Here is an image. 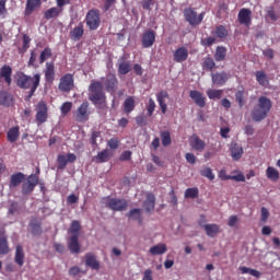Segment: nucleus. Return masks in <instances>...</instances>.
I'll return each mask as SVG.
<instances>
[{"mask_svg": "<svg viewBox=\"0 0 280 280\" xmlns=\"http://www.w3.org/2000/svg\"><path fill=\"white\" fill-rule=\"evenodd\" d=\"M104 89L110 95H115V93H117V89H119V80L117 79L116 74L108 73L105 78H102V82H91L89 86V100L95 106H102V104H106V93H104Z\"/></svg>", "mask_w": 280, "mask_h": 280, "instance_id": "obj_1", "label": "nucleus"}, {"mask_svg": "<svg viewBox=\"0 0 280 280\" xmlns=\"http://www.w3.org/2000/svg\"><path fill=\"white\" fill-rule=\"evenodd\" d=\"M16 86H19V89L28 91L25 100L26 102H30L32 97H34V93H36L38 86H40V74L36 73L32 77L21 72L16 78Z\"/></svg>", "mask_w": 280, "mask_h": 280, "instance_id": "obj_2", "label": "nucleus"}, {"mask_svg": "<svg viewBox=\"0 0 280 280\" xmlns=\"http://www.w3.org/2000/svg\"><path fill=\"white\" fill-rule=\"evenodd\" d=\"M270 110H272V101L268 96H260L252 110V119L254 121H264Z\"/></svg>", "mask_w": 280, "mask_h": 280, "instance_id": "obj_3", "label": "nucleus"}, {"mask_svg": "<svg viewBox=\"0 0 280 280\" xmlns=\"http://www.w3.org/2000/svg\"><path fill=\"white\" fill-rule=\"evenodd\" d=\"M101 202L112 211H126V209H128V201L121 198H114V197L107 196V197H103Z\"/></svg>", "mask_w": 280, "mask_h": 280, "instance_id": "obj_4", "label": "nucleus"}, {"mask_svg": "<svg viewBox=\"0 0 280 280\" xmlns=\"http://www.w3.org/2000/svg\"><path fill=\"white\" fill-rule=\"evenodd\" d=\"M184 16L189 25H200L202 23V20L205 19V12L198 15L196 10H194L192 8H187L184 10Z\"/></svg>", "mask_w": 280, "mask_h": 280, "instance_id": "obj_5", "label": "nucleus"}, {"mask_svg": "<svg viewBox=\"0 0 280 280\" xmlns=\"http://www.w3.org/2000/svg\"><path fill=\"white\" fill-rule=\"evenodd\" d=\"M85 23H86L89 30H97V27H100V23H101L100 11L90 10L85 16Z\"/></svg>", "mask_w": 280, "mask_h": 280, "instance_id": "obj_6", "label": "nucleus"}, {"mask_svg": "<svg viewBox=\"0 0 280 280\" xmlns=\"http://www.w3.org/2000/svg\"><path fill=\"white\" fill-rule=\"evenodd\" d=\"M38 185V176L36 174L30 175L26 180L22 184V194L24 196H30L32 191L36 188Z\"/></svg>", "mask_w": 280, "mask_h": 280, "instance_id": "obj_7", "label": "nucleus"}, {"mask_svg": "<svg viewBox=\"0 0 280 280\" xmlns=\"http://www.w3.org/2000/svg\"><path fill=\"white\" fill-rule=\"evenodd\" d=\"M73 82H74L73 74L71 73L65 74L59 81V85H58L59 91H61V93H69L70 91H72L74 86Z\"/></svg>", "mask_w": 280, "mask_h": 280, "instance_id": "obj_8", "label": "nucleus"}, {"mask_svg": "<svg viewBox=\"0 0 280 280\" xmlns=\"http://www.w3.org/2000/svg\"><path fill=\"white\" fill-rule=\"evenodd\" d=\"M253 11L250 9L243 8L238 12V23L245 25V27H250L253 24Z\"/></svg>", "mask_w": 280, "mask_h": 280, "instance_id": "obj_9", "label": "nucleus"}, {"mask_svg": "<svg viewBox=\"0 0 280 280\" xmlns=\"http://www.w3.org/2000/svg\"><path fill=\"white\" fill-rule=\"evenodd\" d=\"M36 121H38V124H45V121H47V117H48V108H47V103H45L44 101H40L37 106H36Z\"/></svg>", "mask_w": 280, "mask_h": 280, "instance_id": "obj_10", "label": "nucleus"}, {"mask_svg": "<svg viewBox=\"0 0 280 280\" xmlns=\"http://www.w3.org/2000/svg\"><path fill=\"white\" fill-rule=\"evenodd\" d=\"M189 97H191L196 106H198L199 108H205L207 106V97H205V94H202V92L198 90H190Z\"/></svg>", "mask_w": 280, "mask_h": 280, "instance_id": "obj_11", "label": "nucleus"}, {"mask_svg": "<svg viewBox=\"0 0 280 280\" xmlns=\"http://www.w3.org/2000/svg\"><path fill=\"white\" fill-rule=\"evenodd\" d=\"M68 249L72 255H80L81 246H80V235L74 234L68 238Z\"/></svg>", "mask_w": 280, "mask_h": 280, "instance_id": "obj_12", "label": "nucleus"}, {"mask_svg": "<svg viewBox=\"0 0 280 280\" xmlns=\"http://www.w3.org/2000/svg\"><path fill=\"white\" fill-rule=\"evenodd\" d=\"M77 121L89 120V102H83L75 112Z\"/></svg>", "mask_w": 280, "mask_h": 280, "instance_id": "obj_13", "label": "nucleus"}, {"mask_svg": "<svg viewBox=\"0 0 280 280\" xmlns=\"http://www.w3.org/2000/svg\"><path fill=\"white\" fill-rule=\"evenodd\" d=\"M155 42L156 34L154 33V31L149 30L142 34V47H144V49H149V47H152Z\"/></svg>", "mask_w": 280, "mask_h": 280, "instance_id": "obj_14", "label": "nucleus"}, {"mask_svg": "<svg viewBox=\"0 0 280 280\" xmlns=\"http://www.w3.org/2000/svg\"><path fill=\"white\" fill-rule=\"evenodd\" d=\"M45 80L48 84H52L56 80V66L54 61L46 62V69L44 71Z\"/></svg>", "mask_w": 280, "mask_h": 280, "instance_id": "obj_15", "label": "nucleus"}, {"mask_svg": "<svg viewBox=\"0 0 280 280\" xmlns=\"http://www.w3.org/2000/svg\"><path fill=\"white\" fill-rule=\"evenodd\" d=\"M156 100L162 114L165 115L167 113V103L165 102V100H170V94L167 93V91L162 90L156 94Z\"/></svg>", "mask_w": 280, "mask_h": 280, "instance_id": "obj_16", "label": "nucleus"}, {"mask_svg": "<svg viewBox=\"0 0 280 280\" xmlns=\"http://www.w3.org/2000/svg\"><path fill=\"white\" fill-rule=\"evenodd\" d=\"M189 143L191 149L196 150V152H203L205 148H207V143L196 135L190 137Z\"/></svg>", "mask_w": 280, "mask_h": 280, "instance_id": "obj_17", "label": "nucleus"}, {"mask_svg": "<svg viewBox=\"0 0 280 280\" xmlns=\"http://www.w3.org/2000/svg\"><path fill=\"white\" fill-rule=\"evenodd\" d=\"M213 84H217V86H222L223 84H226L229 82V78H231V74L226 73L225 71L217 72L211 74Z\"/></svg>", "mask_w": 280, "mask_h": 280, "instance_id": "obj_18", "label": "nucleus"}, {"mask_svg": "<svg viewBox=\"0 0 280 280\" xmlns=\"http://www.w3.org/2000/svg\"><path fill=\"white\" fill-rule=\"evenodd\" d=\"M189 58V50L185 48V46H182L177 48L173 54V60L174 62H185Z\"/></svg>", "mask_w": 280, "mask_h": 280, "instance_id": "obj_19", "label": "nucleus"}, {"mask_svg": "<svg viewBox=\"0 0 280 280\" xmlns=\"http://www.w3.org/2000/svg\"><path fill=\"white\" fill-rule=\"evenodd\" d=\"M42 3L43 2L40 0H27L24 10V16H32V14H34V12L40 8Z\"/></svg>", "mask_w": 280, "mask_h": 280, "instance_id": "obj_20", "label": "nucleus"}, {"mask_svg": "<svg viewBox=\"0 0 280 280\" xmlns=\"http://www.w3.org/2000/svg\"><path fill=\"white\" fill-rule=\"evenodd\" d=\"M85 266L92 268V270H100V262L97 256L93 253L85 254Z\"/></svg>", "mask_w": 280, "mask_h": 280, "instance_id": "obj_21", "label": "nucleus"}, {"mask_svg": "<svg viewBox=\"0 0 280 280\" xmlns=\"http://www.w3.org/2000/svg\"><path fill=\"white\" fill-rule=\"evenodd\" d=\"M1 78H3L8 86H10V84H12V67L4 65L0 69V80Z\"/></svg>", "mask_w": 280, "mask_h": 280, "instance_id": "obj_22", "label": "nucleus"}, {"mask_svg": "<svg viewBox=\"0 0 280 280\" xmlns=\"http://www.w3.org/2000/svg\"><path fill=\"white\" fill-rule=\"evenodd\" d=\"M84 36V24L80 22L77 27L70 31L71 40H80Z\"/></svg>", "mask_w": 280, "mask_h": 280, "instance_id": "obj_23", "label": "nucleus"}, {"mask_svg": "<svg viewBox=\"0 0 280 280\" xmlns=\"http://www.w3.org/2000/svg\"><path fill=\"white\" fill-rule=\"evenodd\" d=\"M23 180H25V174H23V173H15V174L11 175V177H10L9 187L11 189H14V187H19V185L21 183H23Z\"/></svg>", "mask_w": 280, "mask_h": 280, "instance_id": "obj_24", "label": "nucleus"}, {"mask_svg": "<svg viewBox=\"0 0 280 280\" xmlns=\"http://www.w3.org/2000/svg\"><path fill=\"white\" fill-rule=\"evenodd\" d=\"M21 136V131L19 126L12 127L7 132V139L9 143H15V141H19V137Z\"/></svg>", "mask_w": 280, "mask_h": 280, "instance_id": "obj_25", "label": "nucleus"}, {"mask_svg": "<svg viewBox=\"0 0 280 280\" xmlns=\"http://www.w3.org/2000/svg\"><path fill=\"white\" fill-rule=\"evenodd\" d=\"M132 71V65H130V61H126V59H122L118 62V73L119 75H128Z\"/></svg>", "mask_w": 280, "mask_h": 280, "instance_id": "obj_26", "label": "nucleus"}, {"mask_svg": "<svg viewBox=\"0 0 280 280\" xmlns=\"http://www.w3.org/2000/svg\"><path fill=\"white\" fill-rule=\"evenodd\" d=\"M203 229L208 237H215L220 233V225L215 223L205 224Z\"/></svg>", "mask_w": 280, "mask_h": 280, "instance_id": "obj_27", "label": "nucleus"}, {"mask_svg": "<svg viewBox=\"0 0 280 280\" xmlns=\"http://www.w3.org/2000/svg\"><path fill=\"white\" fill-rule=\"evenodd\" d=\"M31 226V233L32 235H42L43 234V228L40 221L36 218H32L30 222Z\"/></svg>", "mask_w": 280, "mask_h": 280, "instance_id": "obj_28", "label": "nucleus"}, {"mask_svg": "<svg viewBox=\"0 0 280 280\" xmlns=\"http://www.w3.org/2000/svg\"><path fill=\"white\" fill-rule=\"evenodd\" d=\"M14 261L20 267L23 266V264H25V252L23 250V245L16 246Z\"/></svg>", "mask_w": 280, "mask_h": 280, "instance_id": "obj_29", "label": "nucleus"}, {"mask_svg": "<svg viewBox=\"0 0 280 280\" xmlns=\"http://www.w3.org/2000/svg\"><path fill=\"white\" fill-rule=\"evenodd\" d=\"M0 104L1 106H12L14 104V98L12 97V94L0 91Z\"/></svg>", "mask_w": 280, "mask_h": 280, "instance_id": "obj_30", "label": "nucleus"}, {"mask_svg": "<svg viewBox=\"0 0 280 280\" xmlns=\"http://www.w3.org/2000/svg\"><path fill=\"white\" fill-rule=\"evenodd\" d=\"M155 203H156V198L154 197V195L153 194H148L147 199L143 203V207H144L145 211L148 213H150V211H154Z\"/></svg>", "mask_w": 280, "mask_h": 280, "instance_id": "obj_31", "label": "nucleus"}, {"mask_svg": "<svg viewBox=\"0 0 280 280\" xmlns=\"http://www.w3.org/2000/svg\"><path fill=\"white\" fill-rule=\"evenodd\" d=\"M141 209L135 208L127 213V218H129L130 220H136L137 222H139V224H143V217L141 215Z\"/></svg>", "mask_w": 280, "mask_h": 280, "instance_id": "obj_32", "label": "nucleus"}, {"mask_svg": "<svg viewBox=\"0 0 280 280\" xmlns=\"http://www.w3.org/2000/svg\"><path fill=\"white\" fill-rule=\"evenodd\" d=\"M110 160V151L108 149H104L98 152L97 155L94 156L95 163H107Z\"/></svg>", "mask_w": 280, "mask_h": 280, "instance_id": "obj_33", "label": "nucleus"}, {"mask_svg": "<svg viewBox=\"0 0 280 280\" xmlns=\"http://www.w3.org/2000/svg\"><path fill=\"white\" fill-rule=\"evenodd\" d=\"M255 75H256V81L260 86H268V84H270V80L268 79V74H266V72L259 70V71H256Z\"/></svg>", "mask_w": 280, "mask_h": 280, "instance_id": "obj_34", "label": "nucleus"}, {"mask_svg": "<svg viewBox=\"0 0 280 280\" xmlns=\"http://www.w3.org/2000/svg\"><path fill=\"white\" fill-rule=\"evenodd\" d=\"M149 253L151 255H165V253H167V245L165 244H158L155 246H152L150 249H149Z\"/></svg>", "mask_w": 280, "mask_h": 280, "instance_id": "obj_35", "label": "nucleus"}, {"mask_svg": "<svg viewBox=\"0 0 280 280\" xmlns=\"http://www.w3.org/2000/svg\"><path fill=\"white\" fill-rule=\"evenodd\" d=\"M266 176L269 180H272V183H277L280 178L279 171L272 166L267 167Z\"/></svg>", "mask_w": 280, "mask_h": 280, "instance_id": "obj_36", "label": "nucleus"}, {"mask_svg": "<svg viewBox=\"0 0 280 280\" xmlns=\"http://www.w3.org/2000/svg\"><path fill=\"white\" fill-rule=\"evenodd\" d=\"M135 97L132 96H128L125 102H124V112L127 115H130V113H132V110H135Z\"/></svg>", "mask_w": 280, "mask_h": 280, "instance_id": "obj_37", "label": "nucleus"}, {"mask_svg": "<svg viewBox=\"0 0 280 280\" xmlns=\"http://www.w3.org/2000/svg\"><path fill=\"white\" fill-rule=\"evenodd\" d=\"M231 154L233 161H240L242 159V154H244V149L240 147V144H234L231 148Z\"/></svg>", "mask_w": 280, "mask_h": 280, "instance_id": "obj_38", "label": "nucleus"}, {"mask_svg": "<svg viewBox=\"0 0 280 280\" xmlns=\"http://www.w3.org/2000/svg\"><path fill=\"white\" fill-rule=\"evenodd\" d=\"M225 59H226V48L224 46H218L214 54V60L217 62H223V60Z\"/></svg>", "mask_w": 280, "mask_h": 280, "instance_id": "obj_39", "label": "nucleus"}, {"mask_svg": "<svg viewBox=\"0 0 280 280\" xmlns=\"http://www.w3.org/2000/svg\"><path fill=\"white\" fill-rule=\"evenodd\" d=\"M60 12H62V10L52 7L48 10L45 11L44 13V18L49 21L50 19H56V16H60Z\"/></svg>", "mask_w": 280, "mask_h": 280, "instance_id": "obj_40", "label": "nucleus"}, {"mask_svg": "<svg viewBox=\"0 0 280 280\" xmlns=\"http://www.w3.org/2000/svg\"><path fill=\"white\" fill-rule=\"evenodd\" d=\"M10 253V245H8V237L0 236V255H8Z\"/></svg>", "mask_w": 280, "mask_h": 280, "instance_id": "obj_41", "label": "nucleus"}, {"mask_svg": "<svg viewBox=\"0 0 280 280\" xmlns=\"http://www.w3.org/2000/svg\"><path fill=\"white\" fill-rule=\"evenodd\" d=\"M206 93H207V96L209 97V100H222V93H224V91L209 89V90H207Z\"/></svg>", "mask_w": 280, "mask_h": 280, "instance_id": "obj_42", "label": "nucleus"}, {"mask_svg": "<svg viewBox=\"0 0 280 280\" xmlns=\"http://www.w3.org/2000/svg\"><path fill=\"white\" fill-rule=\"evenodd\" d=\"M202 69H203L205 71H213V69H215V61L213 60V58L207 57V58L203 60Z\"/></svg>", "mask_w": 280, "mask_h": 280, "instance_id": "obj_43", "label": "nucleus"}, {"mask_svg": "<svg viewBox=\"0 0 280 280\" xmlns=\"http://www.w3.org/2000/svg\"><path fill=\"white\" fill-rule=\"evenodd\" d=\"M240 271L242 272V275H252V277H256V279H259V277H261V272H259L257 269L240 267Z\"/></svg>", "mask_w": 280, "mask_h": 280, "instance_id": "obj_44", "label": "nucleus"}, {"mask_svg": "<svg viewBox=\"0 0 280 280\" xmlns=\"http://www.w3.org/2000/svg\"><path fill=\"white\" fill-rule=\"evenodd\" d=\"M200 190L198 187L187 188L184 194V198H191L192 200L198 198Z\"/></svg>", "mask_w": 280, "mask_h": 280, "instance_id": "obj_45", "label": "nucleus"}, {"mask_svg": "<svg viewBox=\"0 0 280 280\" xmlns=\"http://www.w3.org/2000/svg\"><path fill=\"white\" fill-rule=\"evenodd\" d=\"M82 230V225L80 224V221L74 220L71 222L70 229H69V233H71V235H80V231Z\"/></svg>", "mask_w": 280, "mask_h": 280, "instance_id": "obj_46", "label": "nucleus"}, {"mask_svg": "<svg viewBox=\"0 0 280 280\" xmlns=\"http://www.w3.org/2000/svg\"><path fill=\"white\" fill-rule=\"evenodd\" d=\"M52 52H51V48L46 47L39 56V65H43L46 60H49V58H51Z\"/></svg>", "mask_w": 280, "mask_h": 280, "instance_id": "obj_47", "label": "nucleus"}, {"mask_svg": "<svg viewBox=\"0 0 280 280\" xmlns=\"http://www.w3.org/2000/svg\"><path fill=\"white\" fill-rule=\"evenodd\" d=\"M162 145L167 148V145H172V136L170 131H162L161 132Z\"/></svg>", "mask_w": 280, "mask_h": 280, "instance_id": "obj_48", "label": "nucleus"}, {"mask_svg": "<svg viewBox=\"0 0 280 280\" xmlns=\"http://www.w3.org/2000/svg\"><path fill=\"white\" fill-rule=\"evenodd\" d=\"M215 36L218 38H226V36H229V31H226V27H224V25H219L215 28Z\"/></svg>", "mask_w": 280, "mask_h": 280, "instance_id": "obj_49", "label": "nucleus"}, {"mask_svg": "<svg viewBox=\"0 0 280 280\" xmlns=\"http://www.w3.org/2000/svg\"><path fill=\"white\" fill-rule=\"evenodd\" d=\"M57 163H58V170H65L67 167V164L69 163L67 160V155L59 154L57 156Z\"/></svg>", "mask_w": 280, "mask_h": 280, "instance_id": "obj_50", "label": "nucleus"}, {"mask_svg": "<svg viewBox=\"0 0 280 280\" xmlns=\"http://www.w3.org/2000/svg\"><path fill=\"white\" fill-rule=\"evenodd\" d=\"M200 175L203 176L205 178H208L209 180H214L215 175L213 174V171L211 167H206L200 171Z\"/></svg>", "mask_w": 280, "mask_h": 280, "instance_id": "obj_51", "label": "nucleus"}, {"mask_svg": "<svg viewBox=\"0 0 280 280\" xmlns=\"http://www.w3.org/2000/svg\"><path fill=\"white\" fill-rule=\"evenodd\" d=\"M244 89L237 90L235 93L236 102H238L241 108L246 104V102L244 101Z\"/></svg>", "mask_w": 280, "mask_h": 280, "instance_id": "obj_52", "label": "nucleus"}, {"mask_svg": "<svg viewBox=\"0 0 280 280\" xmlns=\"http://www.w3.org/2000/svg\"><path fill=\"white\" fill-rule=\"evenodd\" d=\"M71 108H73V104L71 102L63 103L60 107L61 115H69V113H71Z\"/></svg>", "mask_w": 280, "mask_h": 280, "instance_id": "obj_53", "label": "nucleus"}, {"mask_svg": "<svg viewBox=\"0 0 280 280\" xmlns=\"http://www.w3.org/2000/svg\"><path fill=\"white\" fill-rule=\"evenodd\" d=\"M155 108H156V103L154 102V98H149V104L147 105V112L149 117H152V115H154Z\"/></svg>", "mask_w": 280, "mask_h": 280, "instance_id": "obj_54", "label": "nucleus"}, {"mask_svg": "<svg viewBox=\"0 0 280 280\" xmlns=\"http://www.w3.org/2000/svg\"><path fill=\"white\" fill-rule=\"evenodd\" d=\"M268 218H270V211H268L266 207H262L260 210V222L266 224V222H268Z\"/></svg>", "mask_w": 280, "mask_h": 280, "instance_id": "obj_55", "label": "nucleus"}, {"mask_svg": "<svg viewBox=\"0 0 280 280\" xmlns=\"http://www.w3.org/2000/svg\"><path fill=\"white\" fill-rule=\"evenodd\" d=\"M108 148H110V150H117V148H119V139L118 138H112L108 140L107 142Z\"/></svg>", "mask_w": 280, "mask_h": 280, "instance_id": "obj_56", "label": "nucleus"}, {"mask_svg": "<svg viewBox=\"0 0 280 280\" xmlns=\"http://www.w3.org/2000/svg\"><path fill=\"white\" fill-rule=\"evenodd\" d=\"M132 159V151H125L119 156V161H130Z\"/></svg>", "mask_w": 280, "mask_h": 280, "instance_id": "obj_57", "label": "nucleus"}, {"mask_svg": "<svg viewBox=\"0 0 280 280\" xmlns=\"http://www.w3.org/2000/svg\"><path fill=\"white\" fill-rule=\"evenodd\" d=\"M214 43H215L214 37H207L201 40V45H203V47H211V45H213Z\"/></svg>", "mask_w": 280, "mask_h": 280, "instance_id": "obj_58", "label": "nucleus"}, {"mask_svg": "<svg viewBox=\"0 0 280 280\" xmlns=\"http://www.w3.org/2000/svg\"><path fill=\"white\" fill-rule=\"evenodd\" d=\"M267 16H269V19H270L271 21H277V19H279V18L277 16V13L275 12V8H273V7H270V8L268 9V11H267Z\"/></svg>", "mask_w": 280, "mask_h": 280, "instance_id": "obj_59", "label": "nucleus"}, {"mask_svg": "<svg viewBox=\"0 0 280 280\" xmlns=\"http://www.w3.org/2000/svg\"><path fill=\"white\" fill-rule=\"evenodd\" d=\"M80 272H82V269H80V267H78V266L71 267V268L69 269V275H70V277H78V275H79Z\"/></svg>", "mask_w": 280, "mask_h": 280, "instance_id": "obj_60", "label": "nucleus"}, {"mask_svg": "<svg viewBox=\"0 0 280 280\" xmlns=\"http://www.w3.org/2000/svg\"><path fill=\"white\" fill-rule=\"evenodd\" d=\"M30 43H32V38H30L27 35H23V49H24V51L30 49Z\"/></svg>", "mask_w": 280, "mask_h": 280, "instance_id": "obj_61", "label": "nucleus"}, {"mask_svg": "<svg viewBox=\"0 0 280 280\" xmlns=\"http://www.w3.org/2000/svg\"><path fill=\"white\" fill-rule=\"evenodd\" d=\"M28 67H36V51H31V57L28 59Z\"/></svg>", "mask_w": 280, "mask_h": 280, "instance_id": "obj_62", "label": "nucleus"}, {"mask_svg": "<svg viewBox=\"0 0 280 280\" xmlns=\"http://www.w3.org/2000/svg\"><path fill=\"white\" fill-rule=\"evenodd\" d=\"M185 159H186L187 163H190V165H195L196 155H194V153H186Z\"/></svg>", "mask_w": 280, "mask_h": 280, "instance_id": "obj_63", "label": "nucleus"}, {"mask_svg": "<svg viewBox=\"0 0 280 280\" xmlns=\"http://www.w3.org/2000/svg\"><path fill=\"white\" fill-rule=\"evenodd\" d=\"M142 280H154L152 278V269L144 270Z\"/></svg>", "mask_w": 280, "mask_h": 280, "instance_id": "obj_64", "label": "nucleus"}]
</instances>
